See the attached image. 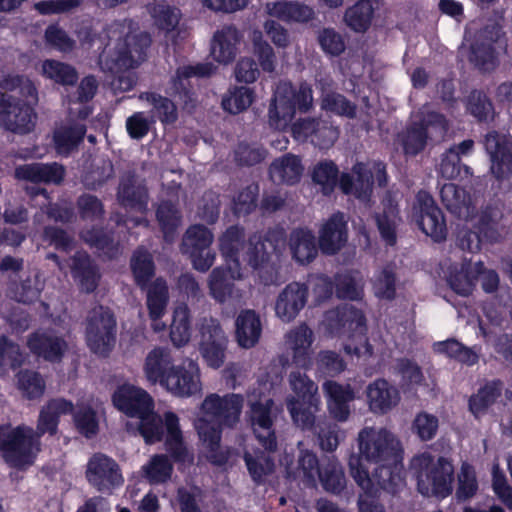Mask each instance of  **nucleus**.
Returning <instances> with one entry per match:
<instances>
[{"instance_id": "obj_1", "label": "nucleus", "mask_w": 512, "mask_h": 512, "mask_svg": "<svg viewBox=\"0 0 512 512\" xmlns=\"http://www.w3.org/2000/svg\"><path fill=\"white\" fill-rule=\"evenodd\" d=\"M114 406L131 418L126 423L130 433H139L147 444L162 440L166 431V446L178 461H192L183 443L179 417L167 411L163 417L154 412L152 397L142 388L125 383L119 386L112 396Z\"/></svg>"}, {"instance_id": "obj_2", "label": "nucleus", "mask_w": 512, "mask_h": 512, "mask_svg": "<svg viewBox=\"0 0 512 512\" xmlns=\"http://www.w3.org/2000/svg\"><path fill=\"white\" fill-rule=\"evenodd\" d=\"M357 444L359 454L351 455L349 460L352 457L361 459V469L365 471L368 470L364 461L374 464L370 476L386 489L394 491L395 487L404 485L401 443L390 430L366 426L359 431Z\"/></svg>"}, {"instance_id": "obj_3", "label": "nucleus", "mask_w": 512, "mask_h": 512, "mask_svg": "<svg viewBox=\"0 0 512 512\" xmlns=\"http://www.w3.org/2000/svg\"><path fill=\"white\" fill-rule=\"evenodd\" d=\"M107 37L109 41L99 57L102 70L120 72L135 68L146 59L151 38L132 21L112 23L107 28Z\"/></svg>"}, {"instance_id": "obj_4", "label": "nucleus", "mask_w": 512, "mask_h": 512, "mask_svg": "<svg viewBox=\"0 0 512 512\" xmlns=\"http://www.w3.org/2000/svg\"><path fill=\"white\" fill-rule=\"evenodd\" d=\"M244 398L240 394L216 393L205 397L194 419L200 441L211 452L216 451L221 440V426L235 427L242 413Z\"/></svg>"}, {"instance_id": "obj_5", "label": "nucleus", "mask_w": 512, "mask_h": 512, "mask_svg": "<svg viewBox=\"0 0 512 512\" xmlns=\"http://www.w3.org/2000/svg\"><path fill=\"white\" fill-rule=\"evenodd\" d=\"M243 230L237 226L229 227L219 237V249L224 257L228 268L217 267L209 276L208 287L210 295L219 303L238 305L241 302L243 293L229 282L228 278L240 280L243 274L240 269V250L243 245Z\"/></svg>"}, {"instance_id": "obj_6", "label": "nucleus", "mask_w": 512, "mask_h": 512, "mask_svg": "<svg viewBox=\"0 0 512 512\" xmlns=\"http://www.w3.org/2000/svg\"><path fill=\"white\" fill-rule=\"evenodd\" d=\"M324 331L331 337L347 338L343 342L347 354L367 359L372 356V346L366 337L363 313L352 305L328 311L322 322Z\"/></svg>"}, {"instance_id": "obj_7", "label": "nucleus", "mask_w": 512, "mask_h": 512, "mask_svg": "<svg viewBox=\"0 0 512 512\" xmlns=\"http://www.w3.org/2000/svg\"><path fill=\"white\" fill-rule=\"evenodd\" d=\"M410 469L421 495L444 499L452 493L454 466L449 459L424 452L412 458Z\"/></svg>"}, {"instance_id": "obj_8", "label": "nucleus", "mask_w": 512, "mask_h": 512, "mask_svg": "<svg viewBox=\"0 0 512 512\" xmlns=\"http://www.w3.org/2000/svg\"><path fill=\"white\" fill-rule=\"evenodd\" d=\"M286 233L282 227L270 229L261 241L254 235L249 239L242 257L244 261L255 270L256 275L264 285L275 284L278 277V269L273 258H277L285 248Z\"/></svg>"}, {"instance_id": "obj_9", "label": "nucleus", "mask_w": 512, "mask_h": 512, "mask_svg": "<svg viewBox=\"0 0 512 512\" xmlns=\"http://www.w3.org/2000/svg\"><path fill=\"white\" fill-rule=\"evenodd\" d=\"M312 103V90L307 84H301L296 88L290 82L280 81L268 108L269 126L278 131H285L294 119L296 110L306 112Z\"/></svg>"}, {"instance_id": "obj_10", "label": "nucleus", "mask_w": 512, "mask_h": 512, "mask_svg": "<svg viewBox=\"0 0 512 512\" xmlns=\"http://www.w3.org/2000/svg\"><path fill=\"white\" fill-rule=\"evenodd\" d=\"M43 434L26 425L0 426V450L7 463L23 468L31 465L40 451V437Z\"/></svg>"}, {"instance_id": "obj_11", "label": "nucleus", "mask_w": 512, "mask_h": 512, "mask_svg": "<svg viewBox=\"0 0 512 512\" xmlns=\"http://www.w3.org/2000/svg\"><path fill=\"white\" fill-rule=\"evenodd\" d=\"M289 385L295 395L287 398L286 405L294 423L303 429L311 428L321 406L318 385L300 371L290 373Z\"/></svg>"}, {"instance_id": "obj_12", "label": "nucleus", "mask_w": 512, "mask_h": 512, "mask_svg": "<svg viewBox=\"0 0 512 512\" xmlns=\"http://www.w3.org/2000/svg\"><path fill=\"white\" fill-rule=\"evenodd\" d=\"M259 386V389L254 388L248 394L249 410L247 416L259 443L267 451H274L277 447L272 417L274 403L268 394L271 384L265 382L259 384Z\"/></svg>"}, {"instance_id": "obj_13", "label": "nucleus", "mask_w": 512, "mask_h": 512, "mask_svg": "<svg viewBox=\"0 0 512 512\" xmlns=\"http://www.w3.org/2000/svg\"><path fill=\"white\" fill-rule=\"evenodd\" d=\"M502 218V212L499 206H487L480 214L474 215L471 220L472 227L476 231L465 230L459 234V245L463 250L472 253L480 251L483 241L495 242L499 239L498 231L499 221Z\"/></svg>"}, {"instance_id": "obj_14", "label": "nucleus", "mask_w": 512, "mask_h": 512, "mask_svg": "<svg viewBox=\"0 0 512 512\" xmlns=\"http://www.w3.org/2000/svg\"><path fill=\"white\" fill-rule=\"evenodd\" d=\"M353 174L354 176H341L340 188L345 194L353 195L363 202L370 198L374 179L380 186L386 184L385 165L381 162L357 163L353 167Z\"/></svg>"}, {"instance_id": "obj_15", "label": "nucleus", "mask_w": 512, "mask_h": 512, "mask_svg": "<svg viewBox=\"0 0 512 512\" xmlns=\"http://www.w3.org/2000/svg\"><path fill=\"white\" fill-rule=\"evenodd\" d=\"M36 121L34 106L21 103L19 99L0 90V127L15 134L25 135L34 130Z\"/></svg>"}, {"instance_id": "obj_16", "label": "nucleus", "mask_w": 512, "mask_h": 512, "mask_svg": "<svg viewBox=\"0 0 512 512\" xmlns=\"http://www.w3.org/2000/svg\"><path fill=\"white\" fill-rule=\"evenodd\" d=\"M213 240V233L203 225L196 224L187 229L181 251L189 256L196 270L205 272L213 265L215 253L210 250Z\"/></svg>"}, {"instance_id": "obj_17", "label": "nucleus", "mask_w": 512, "mask_h": 512, "mask_svg": "<svg viewBox=\"0 0 512 512\" xmlns=\"http://www.w3.org/2000/svg\"><path fill=\"white\" fill-rule=\"evenodd\" d=\"M116 322L110 311L102 306L96 307L90 313L86 328V339L90 349L104 355L115 343Z\"/></svg>"}, {"instance_id": "obj_18", "label": "nucleus", "mask_w": 512, "mask_h": 512, "mask_svg": "<svg viewBox=\"0 0 512 512\" xmlns=\"http://www.w3.org/2000/svg\"><path fill=\"white\" fill-rule=\"evenodd\" d=\"M413 217L423 233L434 241L439 242L446 238L447 226L444 215L429 193L420 191L417 194Z\"/></svg>"}, {"instance_id": "obj_19", "label": "nucleus", "mask_w": 512, "mask_h": 512, "mask_svg": "<svg viewBox=\"0 0 512 512\" xmlns=\"http://www.w3.org/2000/svg\"><path fill=\"white\" fill-rule=\"evenodd\" d=\"M164 389L177 397H191L202 391L201 371L198 363L191 359L174 365Z\"/></svg>"}, {"instance_id": "obj_20", "label": "nucleus", "mask_w": 512, "mask_h": 512, "mask_svg": "<svg viewBox=\"0 0 512 512\" xmlns=\"http://www.w3.org/2000/svg\"><path fill=\"white\" fill-rule=\"evenodd\" d=\"M86 478L99 491L111 490L124 482L117 462L102 453H96L88 460Z\"/></svg>"}, {"instance_id": "obj_21", "label": "nucleus", "mask_w": 512, "mask_h": 512, "mask_svg": "<svg viewBox=\"0 0 512 512\" xmlns=\"http://www.w3.org/2000/svg\"><path fill=\"white\" fill-rule=\"evenodd\" d=\"M423 126H411L400 136L405 154L416 155L426 144L428 135L443 137L448 129L446 119L435 112L428 114Z\"/></svg>"}, {"instance_id": "obj_22", "label": "nucleus", "mask_w": 512, "mask_h": 512, "mask_svg": "<svg viewBox=\"0 0 512 512\" xmlns=\"http://www.w3.org/2000/svg\"><path fill=\"white\" fill-rule=\"evenodd\" d=\"M349 470L352 478L362 489L363 493L359 495L358 506L360 512H384V508L380 505L376 498L380 489L386 490L378 484V481L372 479L369 471L361 469V459L352 457L349 462ZM400 487H395L394 491L387 489L391 493H395Z\"/></svg>"}, {"instance_id": "obj_23", "label": "nucleus", "mask_w": 512, "mask_h": 512, "mask_svg": "<svg viewBox=\"0 0 512 512\" xmlns=\"http://www.w3.org/2000/svg\"><path fill=\"white\" fill-rule=\"evenodd\" d=\"M484 146L490 157L492 174L505 178L512 173V141L506 134L495 131L485 136Z\"/></svg>"}, {"instance_id": "obj_24", "label": "nucleus", "mask_w": 512, "mask_h": 512, "mask_svg": "<svg viewBox=\"0 0 512 512\" xmlns=\"http://www.w3.org/2000/svg\"><path fill=\"white\" fill-rule=\"evenodd\" d=\"M307 297L308 288L305 284L299 282L287 284L276 298L275 315L284 323L292 322L305 307Z\"/></svg>"}, {"instance_id": "obj_25", "label": "nucleus", "mask_w": 512, "mask_h": 512, "mask_svg": "<svg viewBox=\"0 0 512 512\" xmlns=\"http://www.w3.org/2000/svg\"><path fill=\"white\" fill-rule=\"evenodd\" d=\"M348 241L347 222L344 215L336 213L322 223L318 231V243L322 253L334 255Z\"/></svg>"}, {"instance_id": "obj_26", "label": "nucleus", "mask_w": 512, "mask_h": 512, "mask_svg": "<svg viewBox=\"0 0 512 512\" xmlns=\"http://www.w3.org/2000/svg\"><path fill=\"white\" fill-rule=\"evenodd\" d=\"M27 346L32 353L50 362L61 360L68 350L66 340L53 331H38L31 334Z\"/></svg>"}, {"instance_id": "obj_27", "label": "nucleus", "mask_w": 512, "mask_h": 512, "mask_svg": "<svg viewBox=\"0 0 512 512\" xmlns=\"http://www.w3.org/2000/svg\"><path fill=\"white\" fill-rule=\"evenodd\" d=\"M367 404L374 414H386L400 402L399 390L385 379H376L366 388Z\"/></svg>"}, {"instance_id": "obj_28", "label": "nucleus", "mask_w": 512, "mask_h": 512, "mask_svg": "<svg viewBox=\"0 0 512 512\" xmlns=\"http://www.w3.org/2000/svg\"><path fill=\"white\" fill-rule=\"evenodd\" d=\"M323 392L327 401V408L331 416L340 422H345L350 416L349 402L355 399V392L349 384H340L335 381H326Z\"/></svg>"}, {"instance_id": "obj_29", "label": "nucleus", "mask_w": 512, "mask_h": 512, "mask_svg": "<svg viewBox=\"0 0 512 512\" xmlns=\"http://www.w3.org/2000/svg\"><path fill=\"white\" fill-rule=\"evenodd\" d=\"M481 272L482 262H471L465 259L451 264L446 277L450 287L457 294L468 296L472 293Z\"/></svg>"}, {"instance_id": "obj_30", "label": "nucleus", "mask_w": 512, "mask_h": 512, "mask_svg": "<svg viewBox=\"0 0 512 512\" xmlns=\"http://www.w3.org/2000/svg\"><path fill=\"white\" fill-rule=\"evenodd\" d=\"M313 341L314 333L306 323H300L286 334L285 342L292 352V360L295 364L303 368L310 367Z\"/></svg>"}, {"instance_id": "obj_31", "label": "nucleus", "mask_w": 512, "mask_h": 512, "mask_svg": "<svg viewBox=\"0 0 512 512\" xmlns=\"http://www.w3.org/2000/svg\"><path fill=\"white\" fill-rule=\"evenodd\" d=\"M242 41V34L234 26H224L217 30L211 42V55L215 61L222 64L232 62Z\"/></svg>"}, {"instance_id": "obj_32", "label": "nucleus", "mask_w": 512, "mask_h": 512, "mask_svg": "<svg viewBox=\"0 0 512 512\" xmlns=\"http://www.w3.org/2000/svg\"><path fill=\"white\" fill-rule=\"evenodd\" d=\"M174 363L168 349L155 347L145 357L143 372L145 378L151 384H159L164 388V382L168 378Z\"/></svg>"}, {"instance_id": "obj_33", "label": "nucleus", "mask_w": 512, "mask_h": 512, "mask_svg": "<svg viewBox=\"0 0 512 512\" xmlns=\"http://www.w3.org/2000/svg\"><path fill=\"white\" fill-rule=\"evenodd\" d=\"M440 196L445 207L457 217L469 221L474 216L473 199L464 188L448 183L442 186Z\"/></svg>"}, {"instance_id": "obj_34", "label": "nucleus", "mask_w": 512, "mask_h": 512, "mask_svg": "<svg viewBox=\"0 0 512 512\" xmlns=\"http://www.w3.org/2000/svg\"><path fill=\"white\" fill-rule=\"evenodd\" d=\"M486 31L480 35L478 42L471 47L469 60L483 71H490L497 65V50L503 48L499 42L500 31L495 29L488 41Z\"/></svg>"}, {"instance_id": "obj_35", "label": "nucleus", "mask_w": 512, "mask_h": 512, "mask_svg": "<svg viewBox=\"0 0 512 512\" xmlns=\"http://www.w3.org/2000/svg\"><path fill=\"white\" fill-rule=\"evenodd\" d=\"M64 173V167L58 163H30L15 169L17 179L34 183L59 184L64 178Z\"/></svg>"}, {"instance_id": "obj_36", "label": "nucleus", "mask_w": 512, "mask_h": 512, "mask_svg": "<svg viewBox=\"0 0 512 512\" xmlns=\"http://www.w3.org/2000/svg\"><path fill=\"white\" fill-rule=\"evenodd\" d=\"M288 247L292 258L301 265L309 264L318 255L315 235L307 228L293 229L288 238Z\"/></svg>"}, {"instance_id": "obj_37", "label": "nucleus", "mask_w": 512, "mask_h": 512, "mask_svg": "<svg viewBox=\"0 0 512 512\" xmlns=\"http://www.w3.org/2000/svg\"><path fill=\"white\" fill-rule=\"evenodd\" d=\"M262 323L253 310H243L235 321V337L238 345L244 349L253 348L260 340Z\"/></svg>"}, {"instance_id": "obj_38", "label": "nucleus", "mask_w": 512, "mask_h": 512, "mask_svg": "<svg viewBox=\"0 0 512 512\" xmlns=\"http://www.w3.org/2000/svg\"><path fill=\"white\" fill-rule=\"evenodd\" d=\"M285 466L288 476L302 478L308 486H316L317 478L321 472L316 455L308 450H300L297 467L294 469L289 455H284L280 460Z\"/></svg>"}, {"instance_id": "obj_39", "label": "nucleus", "mask_w": 512, "mask_h": 512, "mask_svg": "<svg viewBox=\"0 0 512 512\" xmlns=\"http://www.w3.org/2000/svg\"><path fill=\"white\" fill-rule=\"evenodd\" d=\"M168 299L166 282L161 278H157L147 290V307L149 316L153 321L152 328L156 332L163 331L166 327L165 323L159 320L165 314Z\"/></svg>"}, {"instance_id": "obj_40", "label": "nucleus", "mask_w": 512, "mask_h": 512, "mask_svg": "<svg viewBox=\"0 0 512 512\" xmlns=\"http://www.w3.org/2000/svg\"><path fill=\"white\" fill-rule=\"evenodd\" d=\"M269 16L284 22L304 23L314 18V10L306 4L292 1L269 2L266 4Z\"/></svg>"}, {"instance_id": "obj_41", "label": "nucleus", "mask_w": 512, "mask_h": 512, "mask_svg": "<svg viewBox=\"0 0 512 512\" xmlns=\"http://www.w3.org/2000/svg\"><path fill=\"white\" fill-rule=\"evenodd\" d=\"M304 167L301 160L292 154L277 158L270 165V177L278 184L293 185L301 179Z\"/></svg>"}, {"instance_id": "obj_42", "label": "nucleus", "mask_w": 512, "mask_h": 512, "mask_svg": "<svg viewBox=\"0 0 512 512\" xmlns=\"http://www.w3.org/2000/svg\"><path fill=\"white\" fill-rule=\"evenodd\" d=\"M73 403L65 399H53L49 401L40 411L37 428L39 434H55L58 427L59 417L73 411Z\"/></svg>"}, {"instance_id": "obj_43", "label": "nucleus", "mask_w": 512, "mask_h": 512, "mask_svg": "<svg viewBox=\"0 0 512 512\" xmlns=\"http://www.w3.org/2000/svg\"><path fill=\"white\" fill-rule=\"evenodd\" d=\"M38 71L45 79L63 86L73 85L78 79V73L72 65L55 59L43 60Z\"/></svg>"}, {"instance_id": "obj_44", "label": "nucleus", "mask_w": 512, "mask_h": 512, "mask_svg": "<svg viewBox=\"0 0 512 512\" xmlns=\"http://www.w3.org/2000/svg\"><path fill=\"white\" fill-rule=\"evenodd\" d=\"M118 199L126 209L143 213L147 208V191L134 178L124 180L118 192Z\"/></svg>"}, {"instance_id": "obj_45", "label": "nucleus", "mask_w": 512, "mask_h": 512, "mask_svg": "<svg viewBox=\"0 0 512 512\" xmlns=\"http://www.w3.org/2000/svg\"><path fill=\"white\" fill-rule=\"evenodd\" d=\"M72 273L86 292H92L97 287L99 273L85 253H77L72 259Z\"/></svg>"}, {"instance_id": "obj_46", "label": "nucleus", "mask_w": 512, "mask_h": 512, "mask_svg": "<svg viewBox=\"0 0 512 512\" xmlns=\"http://www.w3.org/2000/svg\"><path fill=\"white\" fill-rule=\"evenodd\" d=\"M86 128L82 124H68L54 132V145L58 154L68 155L82 141Z\"/></svg>"}, {"instance_id": "obj_47", "label": "nucleus", "mask_w": 512, "mask_h": 512, "mask_svg": "<svg viewBox=\"0 0 512 512\" xmlns=\"http://www.w3.org/2000/svg\"><path fill=\"white\" fill-rule=\"evenodd\" d=\"M191 337V317L186 304H177L173 311V320L170 329L172 343L181 347L187 344Z\"/></svg>"}, {"instance_id": "obj_48", "label": "nucleus", "mask_w": 512, "mask_h": 512, "mask_svg": "<svg viewBox=\"0 0 512 512\" xmlns=\"http://www.w3.org/2000/svg\"><path fill=\"white\" fill-rule=\"evenodd\" d=\"M0 86L4 90L18 91L21 95V103L36 106L39 100L38 90L34 82L24 75H8L1 82Z\"/></svg>"}, {"instance_id": "obj_49", "label": "nucleus", "mask_w": 512, "mask_h": 512, "mask_svg": "<svg viewBox=\"0 0 512 512\" xmlns=\"http://www.w3.org/2000/svg\"><path fill=\"white\" fill-rule=\"evenodd\" d=\"M214 66L211 63H201L196 65H188L179 67L175 76L171 79L172 86L169 89L171 95L184 93L187 96L188 78L191 76H209L213 73Z\"/></svg>"}, {"instance_id": "obj_50", "label": "nucleus", "mask_w": 512, "mask_h": 512, "mask_svg": "<svg viewBox=\"0 0 512 512\" xmlns=\"http://www.w3.org/2000/svg\"><path fill=\"white\" fill-rule=\"evenodd\" d=\"M501 384L493 382L485 385L469 400V409L472 414L479 418L486 413L488 408L495 403L501 395Z\"/></svg>"}, {"instance_id": "obj_51", "label": "nucleus", "mask_w": 512, "mask_h": 512, "mask_svg": "<svg viewBox=\"0 0 512 512\" xmlns=\"http://www.w3.org/2000/svg\"><path fill=\"white\" fill-rule=\"evenodd\" d=\"M254 101V91L248 87H234L222 98V108L230 114L247 110Z\"/></svg>"}, {"instance_id": "obj_52", "label": "nucleus", "mask_w": 512, "mask_h": 512, "mask_svg": "<svg viewBox=\"0 0 512 512\" xmlns=\"http://www.w3.org/2000/svg\"><path fill=\"white\" fill-rule=\"evenodd\" d=\"M373 6L365 0H359L345 12V23L356 32H364L371 24Z\"/></svg>"}, {"instance_id": "obj_53", "label": "nucleus", "mask_w": 512, "mask_h": 512, "mask_svg": "<svg viewBox=\"0 0 512 512\" xmlns=\"http://www.w3.org/2000/svg\"><path fill=\"white\" fill-rule=\"evenodd\" d=\"M323 488L331 493H339L345 487V475L339 462L335 459H329L323 465L318 478Z\"/></svg>"}, {"instance_id": "obj_54", "label": "nucleus", "mask_w": 512, "mask_h": 512, "mask_svg": "<svg viewBox=\"0 0 512 512\" xmlns=\"http://www.w3.org/2000/svg\"><path fill=\"white\" fill-rule=\"evenodd\" d=\"M140 100L146 101L153 106L154 112L164 124L174 123L177 120V109L175 104L156 93H142Z\"/></svg>"}, {"instance_id": "obj_55", "label": "nucleus", "mask_w": 512, "mask_h": 512, "mask_svg": "<svg viewBox=\"0 0 512 512\" xmlns=\"http://www.w3.org/2000/svg\"><path fill=\"white\" fill-rule=\"evenodd\" d=\"M131 269L136 283L144 287L154 275L152 256L145 250L138 249L131 259Z\"/></svg>"}, {"instance_id": "obj_56", "label": "nucleus", "mask_w": 512, "mask_h": 512, "mask_svg": "<svg viewBox=\"0 0 512 512\" xmlns=\"http://www.w3.org/2000/svg\"><path fill=\"white\" fill-rule=\"evenodd\" d=\"M149 12L154 20L155 25L167 33L176 29L181 18V13L178 8L170 7L164 4L150 7Z\"/></svg>"}, {"instance_id": "obj_57", "label": "nucleus", "mask_w": 512, "mask_h": 512, "mask_svg": "<svg viewBox=\"0 0 512 512\" xmlns=\"http://www.w3.org/2000/svg\"><path fill=\"white\" fill-rule=\"evenodd\" d=\"M172 465L164 455H155L149 463L142 467L147 480L152 484L163 483L168 480L172 473Z\"/></svg>"}, {"instance_id": "obj_58", "label": "nucleus", "mask_w": 512, "mask_h": 512, "mask_svg": "<svg viewBox=\"0 0 512 512\" xmlns=\"http://www.w3.org/2000/svg\"><path fill=\"white\" fill-rule=\"evenodd\" d=\"M373 291L377 298L391 300L396 293V277L392 266H386L376 273L373 281Z\"/></svg>"}, {"instance_id": "obj_59", "label": "nucleus", "mask_w": 512, "mask_h": 512, "mask_svg": "<svg viewBox=\"0 0 512 512\" xmlns=\"http://www.w3.org/2000/svg\"><path fill=\"white\" fill-rule=\"evenodd\" d=\"M478 489L476 472L473 466L464 462L457 474L456 496L460 500H466L473 497Z\"/></svg>"}, {"instance_id": "obj_60", "label": "nucleus", "mask_w": 512, "mask_h": 512, "mask_svg": "<svg viewBox=\"0 0 512 512\" xmlns=\"http://www.w3.org/2000/svg\"><path fill=\"white\" fill-rule=\"evenodd\" d=\"M157 219L164 233V238L172 242L175 238V231L180 224V216L175 207L169 202H163L157 209Z\"/></svg>"}, {"instance_id": "obj_61", "label": "nucleus", "mask_w": 512, "mask_h": 512, "mask_svg": "<svg viewBox=\"0 0 512 512\" xmlns=\"http://www.w3.org/2000/svg\"><path fill=\"white\" fill-rule=\"evenodd\" d=\"M363 283L359 274H344L336 279V291L340 298L357 300L362 297Z\"/></svg>"}, {"instance_id": "obj_62", "label": "nucleus", "mask_w": 512, "mask_h": 512, "mask_svg": "<svg viewBox=\"0 0 512 512\" xmlns=\"http://www.w3.org/2000/svg\"><path fill=\"white\" fill-rule=\"evenodd\" d=\"M45 44L57 51L68 53L75 47V41L58 25H49L44 32Z\"/></svg>"}, {"instance_id": "obj_63", "label": "nucleus", "mask_w": 512, "mask_h": 512, "mask_svg": "<svg viewBox=\"0 0 512 512\" xmlns=\"http://www.w3.org/2000/svg\"><path fill=\"white\" fill-rule=\"evenodd\" d=\"M18 388L28 399L39 398L45 390V383L42 377L32 371H22L17 376Z\"/></svg>"}, {"instance_id": "obj_64", "label": "nucleus", "mask_w": 512, "mask_h": 512, "mask_svg": "<svg viewBox=\"0 0 512 512\" xmlns=\"http://www.w3.org/2000/svg\"><path fill=\"white\" fill-rule=\"evenodd\" d=\"M312 179L321 186L324 194H329L336 186L338 169L332 162H321L314 168Z\"/></svg>"}]
</instances>
